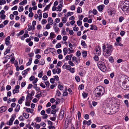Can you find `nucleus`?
I'll return each instance as SVG.
<instances>
[{"instance_id": "1", "label": "nucleus", "mask_w": 129, "mask_h": 129, "mask_svg": "<svg viewBox=\"0 0 129 129\" xmlns=\"http://www.w3.org/2000/svg\"><path fill=\"white\" fill-rule=\"evenodd\" d=\"M107 46L106 47L105 45H103V54L106 58H108L111 55L112 51V46L111 45L107 44Z\"/></svg>"}, {"instance_id": "2", "label": "nucleus", "mask_w": 129, "mask_h": 129, "mask_svg": "<svg viewBox=\"0 0 129 129\" xmlns=\"http://www.w3.org/2000/svg\"><path fill=\"white\" fill-rule=\"evenodd\" d=\"M105 91V88L102 86H98L95 89L96 96L100 97L104 93Z\"/></svg>"}, {"instance_id": "3", "label": "nucleus", "mask_w": 129, "mask_h": 129, "mask_svg": "<svg viewBox=\"0 0 129 129\" xmlns=\"http://www.w3.org/2000/svg\"><path fill=\"white\" fill-rule=\"evenodd\" d=\"M99 68L102 71L104 72L106 71L107 68L104 63L101 61H99L97 63Z\"/></svg>"}, {"instance_id": "4", "label": "nucleus", "mask_w": 129, "mask_h": 129, "mask_svg": "<svg viewBox=\"0 0 129 129\" xmlns=\"http://www.w3.org/2000/svg\"><path fill=\"white\" fill-rule=\"evenodd\" d=\"M16 117V116L15 115H12L9 121L7 122V124L11 126L12 125L13 123V121L15 119Z\"/></svg>"}, {"instance_id": "5", "label": "nucleus", "mask_w": 129, "mask_h": 129, "mask_svg": "<svg viewBox=\"0 0 129 129\" xmlns=\"http://www.w3.org/2000/svg\"><path fill=\"white\" fill-rule=\"evenodd\" d=\"M124 86L125 88L126 87L125 89L128 90L129 89V80L127 79H125L123 81Z\"/></svg>"}, {"instance_id": "6", "label": "nucleus", "mask_w": 129, "mask_h": 129, "mask_svg": "<svg viewBox=\"0 0 129 129\" xmlns=\"http://www.w3.org/2000/svg\"><path fill=\"white\" fill-rule=\"evenodd\" d=\"M119 7L123 11H127L129 9L128 7L125 6V5H122L121 4L119 5Z\"/></svg>"}, {"instance_id": "7", "label": "nucleus", "mask_w": 129, "mask_h": 129, "mask_svg": "<svg viewBox=\"0 0 129 129\" xmlns=\"http://www.w3.org/2000/svg\"><path fill=\"white\" fill-rule=\"evenodd\" d=\"M64 111L61 110L60 113L59 118L60 120H61L63 118L64 114Z\"/></svg>"}, {"instance_id": "8", "label": "nucleus", "mask_w": 129, "mask_h": 129, "mask_svg": "<svg viewBox=\"0 0 129 129\" xmlns=\"http://www.w3.org/2000/svg\"><path fill=\"white\" fill-rule=\"evenodd\" d=\"M10 38L9 36H8L5 39V43L7 46L9 45L10 44V42L9 41Z\"/></svg>"}, {"instance_id": "9", "label": "nucleus", "mask_w": 129, "mask_h": 129, "mask_svg": "<svg viewBox=\"0 0 129 129\" xmlns=\"http://www.w3.org/2000/svg\"><path fill=\"white\" fill-rule=\"evenodd\" d=\"M72 60L74 62L75 61L76 63H78L80 62V59L79 58H77L75 56L72 57Z\"/></svg>"}, {"instance_id": "10", "label": "nucleus", "mask_w": 129, "mask_h": 129, "mask_svg": "<svg viewBox=\"0 0 129 129\" xmlns=\"http://www.w3.org/2000/svg\"><path fill=\"white\" fill-rule=\"evenodd\" d=\"M91 120H89L88 121L86 120H84L83 121V125H85L87 124L88 126H89L91 124Z\"/></svg>"}, {"instance_id": "11", "label": "nucleus", "mask_w": 129, "mask_h": 129, "mask_svg": "<svg viewBox=\"0 0 129 129\" xmlns=\"http://www.w3.org/2000/svg\"><path fill=\"white\" fill-rule=\"evenodd\" d=\"M122 5H125L128 7L129 8V1L127 0H125L122 1V3L120 4Z\"/></svg>"}, {"instance_id": "12", "label": "nucleus", "mask_w": 129, "mask_h": 129, "mask_svg": "<svg viewBox=\"0 0 129 129\" xmlns=\"http://www.w3.org/2000/svg\"><path fill=\"white\" fill-rule=\"evenodd\" d=\"M62 68L63 69H66L67 70H69V69L71 68V67L68 65H66V63H65L62 66Z\"/></svg>"}, {"instance_id": "13", "label": "nucleus", "mask_w": 129, "mask_h": 129, "mask_svg": "<svg viewBox=\"0 0 129 129\" xmlns=\"http://www.w3.org/2000/svg\"><path fill=\"white\" fill-rule=\"evenodd\" d=\"M105 7V5H101L98 6V11L100 12L102 11Z\"/></svg>"}, {"instance_id": "14", "label": "nucleus", "mask_w": 129, "mask_h": 129, "mask_svg": "<svg viewBox=\"0 0 129 129\" xmlns=\"http://www.w3.org/2000/svg\"><path fill=\"white\" fill-rule=\"evenodd\" d=\"M7 109V107L4 106H3L0 108V113L5 112Z\"/></svg>"}, {"instance_id": "15", "label": "nucleus", "mask_w": 129, "mask_h": 129, "mask_svg": "<svg viewBox=\"0 0 129 129\" xmlns=\"http://www.w3.org/2000/svg\"><path fill=\"white\" fill-rule=\"evenodd\" d=\"M48 24L50 25H52L53 24V21L51 17H49L48 18Z\"/></svg>"}, {"instance_id": "16", "label": "nucleus", "mask_w": 129, "mask_h": 129, "mask_svg": "<svg viewBox=\"0 0 129 129\" xmlns=\"http://www.w3.org/2000/svg\"><path fill=\"white\" fill-rule=\"evenodd\" d=\"M25 99V98L24 96H22L21 98L19 99L18 101V103L20 104H21L22 103V102L24 101Z\"/></svg>"}, {"instance_id": "17", "label": "nucleus", "mask_w": 129, "mask_h": 129, "mask_svg": "<svg viewBox=\"0 0 129 129\" xmlns=\"http://www.w3.org/2000/svg\"><path fill=\"white\" fill-rule=\"evenodd\" d=\"M73 55V54H71L70 55H67L65 57V59L66 60H70Z\"/></svg>"}, {"instance_id": "18", "label": "nucleus", "mask_w": 129, "mask_h": 129, "mask_svg": "<svg viewBox=\"0 0 129 129\" xmlns=\"http://www.w3.org/2000/svg\"><path fill=\"white\" fill-rule=\"evenodd\" d=\"M24 109H26V111L27 113L30 112L31 113H32L33 111L34 110L33 109H30L29 108H26L25 107L24 108Z\"/></svg>"}, {"instance_id": "19", "label": "nucleus", "mask_w": 129, "mask_h": 129, "mask_svg": "<svg viewBox=\"0 0 129 129\" xmlns=\"http://www.w3.org/2000/svg\"><path fill=\"white\" fill-rule=\"evenodd\" d=\"M111 126L106 125L101 127V129H111Z\"/></svg>"}, {"instance_id": "20", "label": "nucleus", "mask_w": 129, "mask_h": 129, "mask_svg": "<svg viewBox=\"0 0 129 129\" xmlns=\"http://www.w3.org/2000/svg\"><path fill=\"white\" fill-rule=\"evenodd\" d=\"M62 7V5L61 4L59 5L58 6L57 11H58V12H60L61 11Z\"/></svg>"}, {"instance_id": "21", "label": "nucleus", "mask_w": 129, "mask_h": 129, "mask_svg": "<svg viewBox=\"0 0 129 129\" xmlns=\"http://www.w3.org/2000/svg\"><path fill=\"white\" fill-rule=\"evenodd\" d=\"M74 13L72 12H68L67 13L66 15L65 14V16L66 17L68 18V17L70 16L73 14Z\"/></svg>"}, {"instance_id": "22", "label": "nucleus", "mask_w": 129, "mask_h": 129, "mask_svg": "<svg viewBox=\"0 0 129 129\" xmlns=\"http://www.w3.org/2000/svg\"><path fill=\"white\" fill-rule=\"evenodd\" d=\"M81 45L84 48H86L87 47V46L85 42L84 41H81Z\"/></svg>"}, {"instance_id": "23", "label": "nucleus", "mask_w": 129, "mask_h": 129, "mask_svg": "<svg viewBox=\"0 0 129 129\" xmlns=\"http://www.w3.org/2000/svg\"><path fill=\"white\" fill-rule=\"evenodd\" d=\"M27 3V1L26 0H23L19 3V5H23L26 4Z\"/></svg>"}, {"instance_id": "24", "label": "nucleus", "mask_w": 129, "mask_h": 129, "mask_svg": "<svg viewBox=\"0 0 129 129\" xmlns=\"http://www.w3.org/2000/svg\"><path fill=\"white\" fill-rule=\"evenodd\" d=\"M29 69L30 68H27L25 70L23 71L22 73V75H26L27 74V72L28 71Z\"/></svg>"}, {"instance_id": "25", "label": "nucleus", "mask_w": 129, "mask_h": 129, "mask_svg": "<svg viewBox=\"0 0 129 129\" xmlns=\"http://www.w3.org/2000/svg\"><path fill=\"white\" fill-rule=\"evenodd\" d=\"M111 100V99L110 98H107L105 101V103L108 104H108H109V103L110 102Z\"/></svg>"}, {"instance_id": "26", "label": "nucleus", "mask_w": 129, "mask_h": 129, "mask_svg": "<svg viewBox=\"0 0 129 129\" xmlns=\"http://www.w3.org/2000/svg\"><path fill=\"white\" fill-rule=\"evenodd\" d=\"M68 49L67 48H65L63 49L64 55H66L68 53Z\"/></svg>"}, {"instance_id": "27", "label": "nucleus", "mask_w": 129, "mask_h": 129, "mask_svg": "<svg viewBox=\"0 0 129 129\" xmlns=\"http://www.w3.org/2000/svg\"><path fill=\"white\" fill-rule=\"evenodd\" d=\"M114 13V11L113 9L110 10L108 12V14L110 15H112Z\"/></svg>"}, {"instance_id": "28", "label": "nucleus", "mask_w": 129, "mask_h": 129, "mask_svg": "<svg viewBox=\"0 0 129 129\" xmlns=\"http://www.w3.org/2000/svg\"><path fill=\"white\" fill-rule=\"evenodd\" d=\"M23 115L26 119L28 118L29 116V114L24 113H23Z\"/></svg>"}, {"instance_id": "29", "label": "nucleus", "mask_w": 129, "mask_h": 129, "mask_svg": "<svg viewBox=\"0 0 129 129\" xmlns=\"http://www.w3.org/2000/svg\"><path fill=\"white\" fill-rule=\"evenodd\" d=\"M67 18L66 17H63L61 18L62 21L63 23H66L67 21Z\"/></svg>"}, {"instance_id": "30", "label": "nucleus", "mask_w": 129, "mask_h": 129, "mask_svg": "<svg viewBox=\"0 0 129 129\" xmlns=\"http://www.w3.org/2000/svg\"><path fill=\"white\" fill-rule=\"evenodd\" d=\"M50 39H52L54 38L55 37L54 34L53 32H51L50 33Z\"/></svg>"}, {"instance_id": "31", "label": "nucleus", "mask_w": 129, "mask_h": 129, "mask_svg": "<svg viewBox=\"0 0 129 129\" xmlns=\"http://www.w3.org/2000/svg\"><path fill=\"white\" fill-rule=\"evenodd\" d=\"M41 49H35L34 50V52L35 54H37L40 52Z\"/></svg>"}, {"instance_id": "32", "label": "nucleus", "mask_w": 129, "mask_h": 129, "mask_svg": "<svg viewBox=\"0 0 129 129\" xmlns=\"http://www.w3.org/2000/svg\"><path fill=\"white\" fill-rule=\"evenodd\" d=\"M77 12L78 13H81L82 12V9L80 7H78L77 8Z\"/></svg>"}, {"instance_id": "33", "label": "nucleus", "mask_w": 129, "mask_h": 129, "mask_svg": "<svg viewBox=\"0 0 129 129\" xmlns=\"http://www.w3.org/2000/svg\"><path fill=\"white\" fill-rule=\"evenodd\" d=\"M68 50L69 51L68 54H70L71 53H73L74 52V51L72 49V48H70L68 49Z\"/></svg>"}, {"instance_id": "34", "label": "nucleus", "mask_w": 129, "mask_h": 129, "mask_svg": "<svg viewBox=\"0 0 129 129\" xmlns=\"http://www.w3.org/2000/svg\"><path fill=\"white\" fill-rule=\"evenodd\" d=\"M20 110V105H18L16 107L15 111L16 112H18Z\"/></svg>"}, {"instance_id": "35", "label": "nucleus", "mask_w": 129, "mask_h": 129, "mask_svg": "<svg viewBox=\"0 0 129 129\" xmlns=\"http://www.w3.org/2000/svg\"><path fill=\"white\" fill-rule=\"evenodd\" d=\"M32 26L31 24H29L28 25L27 30L28 31H30L31 30H32Z\"/></svg>"}, {"instance_id": "36", "label": "nucleus", "mask_w": 129, "mask_h": 129, "mask_svg": "<svg viewBox=\"0 0 129 129\" xmlns=\"http://www.w3.org/2000/svg\"><path fill=\"white\" fill-rule=\"evenodd\" d=\"M32 60V58H30L29 59L28 62L26 64L27 66H29L31 64Z\"/></svg>"}, {"instance_id": "37", "label": "nucleus", "mask_w": 129, "mask_h": 129, "mask_svg": "<svg viewBox=\"0 0 129 129\" xmlns=\"http://www.w3.org/2000/svg\"><path fill=\"white\" fill-rule=\"evenodd\" d=\"M121 38L120 37H118L116 39V41L117 43H119V42L121 41Z\"/></svg>"}, {"instance_id": "38", "label": "nucleus", "mask_w": 129, "mask_h": 129, "mask_svg": "<svg viewBox=\"0 0 129 129\" xmlns=\"http://www.w3.org/2000/svg\"><path fill=\"white\" fill-rule=\"evenodd\" d=\"M36 120L37 122H40L41 121V118L40 117H37L35 119Z\"/></svg>"}, {"instance_id": "39", "label": "nucleus", "mask_w": 129, "mask_h": 129, "mask_svg": "<svg viewBox=\"0 0 129 129\" xmlns=\"http://www.w3.org/2000/svg\"><path fill=\"white\" fill-rule=\"evenodd\" d=\"M82 54L84 57H85L87 54V51H83L82 53Z\"/></svg>"}, {"instance_id": "40", "label": "nucleus", "mask_w": 129, "mask_h": 129, "mask_svg": "<svg viewBox=\"0 0 129 129\" xmlns=\"http://www.w3.org/2000/svg\"><path fill=\"white\" fill-rule=\"evenodd\" d=\"M80 125V123L79 121H77V122L76 124L75 125V127L76 128H78L79 126Z\"/></svg>"}, {"instance_id": "41", "label": "nucleus", "mask_w": 129, "mask_h": 129, "mask_svg": "<svg viewBox=\"0 0 129 129\" xmlns=\"http://www.w3.org/2000/svg\"><path fill=\"white\" fill-rule=\"evenodd\" d=\"M45 62L43 59H42L40 62H39V65H43L45 64Z\"/></svg>"}, {"instance_id": "42", "label": "nucleus", "mask_w": 129, "mask_h": 129, "mask_svg": "<svg viewBox=\"0 0 129 129\" xmlns=\"http://www.w3.org/2000/svg\"><path fill=\"white\" fill-rule=\"evenodd\" d=\"M99 50L100 51L101 50V49L100 47L98 46L96 47L95 50V51L96 52V51H99Z\"/></svg>"}, {"instance_id": "43", "label": "nucleus", "mask_w": 129, "mask_h": 129, "mask_svg": "<svg viewBox=\"0 0 129 129\" xmlns=\"http://www.w3.org/2000/svg\"><path fill=\"white\" fill-rule=\"evenodd\" d=\"M11 47V46H9L8 47V48L6 50V51L8 53H9L10 50V48Z\"/></svg>"}, {"instance_id": "44", "label": "nucleus", "mask_w": 129, "mask_h": 129, "mask_svg": "<svg viewBox=\"0 0 129 129\" xmlns=\"http://www.w3.org/2000/svg\"><path fill=\"white\" fill-rule=\"evenodd\" d=\"M71 73H74L75 72V69L74 68H71V67L69 69V70Z\"/></svg>"}, {"instance_id": "45", "label": "nucleus", "mask_w": 129, "mask_h": 129, "mask_svg": "<svg viewBox=\"0 0 129 129\" xmlns=\"http://www.w3.org/2000/svg\"><path fill=\"white\" fill-rule=\"evenodd\" d=\"M70 9L72 11L74 10L75 9V7L74 5H73L71 6Z\"/></svg>"}, {"instance_id": "46", "label": "nucleus", "mask_w": 129, "mask_h": 129, "mask_svg": "<svg viewBox=\"0 0 129 129\" xmlns=\"http://www.w3.org/2000/svg\"><path fill=\"white\" fill-rule=\"evenodd\" d=\"M43 75V72L41 71L38 74V77L40 78L42 77Z\"/></svg>"}, {"instance_id": "47", "label": "nucleus", "mask_w": 129, "mask_h": 129, "mask_svg": "<svg viewBox=\"0 0 129 129\" xmlns=\"http://www.w3.org/2000/svg\"><path fill=\"white\" fill-rule=\"evenodd\" d=\"M23 7L22 6H20L19 7L18 11L19 12L23 11Z\"/></svg>"}, {"instance_id": "48", "label": "nucleus", "mask_w": 129, "mask_h": 129, "mask_svg": "<svg viewBox=\"0 0 129 129\" xmlns=\"http://www.w3.org/2000/svg\"><path fill=\"white\" fill-rule=\"evenodd\" d=\"M92 13L94 15H96L98 13V12L95 9H93L92 11Z\"/></svg>"}, {"instance_id": "49", "label": "nucleus", "mask_w": 129, "mask_h": 129, "mask_svg": "<svg viewBox=\"0 0 129 129\" xmlns=\"http://www.w3.org/2000/svg\"><path fill=\"white\" fill-rule=\"evenodd\" d=\"M31 96L30 95H29L28 93L26 97V100H28L29 99L30 100H31Z\"/></svg>"}, {"instance_id": "50", "label": "nucleus", "mask_w": 129, "mask_h": 129, "mask_svg": "<svg viewBox=\"0 0 129 129\" xmlns=\"http://www.w3.org/2000/svg\"><path fill=\"white\" fill-rule=\"evenodd\" d=\"M25 17L23 15H22L21 16V20L22 22H24L25 21Z\"/></svg>"}, {"instance_id": "51", "label": "nucleus", "mask_w": 129, "mask_h": 129, "mask_svg": "<svg viewBox=\"0 0 129 129\" xmlns=\"http://www.w3.org/2000/svg\"><path fill=\"white\" fill-rule=\"evenodd\" d=\"M58 88L60 90H62L63 89V87L62 85L59 84L58 85Z\"/></svg>"}, {"instance_id": "52", "label": "nucleus", "mask_w": 129, "mask_h": 129, "mask_svg": "<svg viewBox=\"0 0 129 129\" xmlns=\"http://www.w3.org/2000/svg\"><path fill=\"white\" fill-rule=\"evenodd\" d=\"M75 79L77 82H79L80 81V79L78 76H76L75 77Z\"/></svg>"}, {"instance_id": "53", "label": "nucleus", "mask_w": 129, "mask_h": 129, "mask_svg": "<svg viewBox=\"0 0 129 129\" xmlns=\"http://www.w3.org/2000/svg\"><path fill=\"white\" fill-rule=\"evenodd\" d=\"M6 17V15L4 14L0 15V18L2 19H5Z\"/></svg>"}, {"instance_id": "54", "label": "nucleus", "mask_w": 129, "mask_h": 129, "mask_svg": "<svg viewBox=\"0 0 129 129\" xmlns=\"http://www.w3.org/2000/svg\"><path fill=\"white\" fill-rule=\"evenodd\" d=\"M47 21L45 19H43L42 20L41 23L42 24L44 25L46 23Z\"/></svg>"}, {"instance_id": "55", "label": "nucleus", "mask_w": 129, "mask_h": 129, "mask_svg": "<svg viewBox=\"0 0 129 129\" xmlns=\"http://www.w3.org/2000/svg\"><path fill=\"white\" fill-rule=\"evenodd\" d=\"M40 85L41 87L44 88H45V84L42 82L40 84Z\"/></svg>"}, {"instance_id": "56", "label": "nucleus", "mask_w": 129, "mask_h": 129, "mask_svg": "<svg viewBox=\"0 0 129 129\" xmlns=\"http://www.w3.org/2000/svg\"><path fill=\"white\" fill-rule=\"evenodd\" d=\"M19 91V89H14L13 90V94H15L16 93L18 92Z\"/></svg>"}, {"instance_id": "57", "label": "nucleus", "mask_w": 129, "mask_h": 129, "mask_svg": "<svg viewBox=\"0 0 129 129\" xmlns=\"http://www.w3.org/2000/svg\"><path fill=\"white\" fill-rule=\"evenodd\" d=\"M48 17V14L46 13H44L43 15V17L44 18H47Z\"/></svg>"}, {"instance_id": "58", "label": "nucleus", "mask_w": 129, "mask_h": 129, "mask_svg": "<svg viewBox=\"0 0 129 129\" xmlns=\"http://www.w3.org/2000/svg\"><path fill=\"white\" fill-rule=\"evenodd\" d=\"M44 82L45 83L46 87H48L49 86V81H47L46 82Z\"/></svg>"}, {"instance_id": "59", "label": "nucleus", "mask_w": 129, "mask_h": 129, "mask_svg": "<svg viewBox=\"0 0 129 129\" xmlns=\"http://www.w3.org/2000/svg\"><path fill=\"white\" fill-rule=\"evenodd\" d=\"M115 45L116 46H119L121 47H123V45L120 43H116Z\"/></svg>"}, {"instance_id": "60", "label": "nucleus", "mask_w": 129, "mask_h": 129, "mask_svg": "<svg viewBox=\"0 0 129 129\" xmlns=\"http://www.w3.org/2000/svg\"><path fill=\"white\" fill-rule=\"evenodd\" d=\"M50 7L48 5H47L44 9V11H45L48 10L49 9Z\"/></svg>"}, {"instance_id": "61", "label": "nucleus", "mask_w": 129, "mask_h": 129, "mask_svg": "<svg viewBox=\"0 0 129 129\" xmlns=\"http://www.w3.org/2000/svg\"><path fill=\"white\" fill-rule=\"evenodd\" d=\"M54 80H55L56 81H58L59 80V78L57 76H55L54 77Z\"/></svg>"}, {"instance_id": "62", "label": "nucleus", "mask_w": 129, "mask_h": 129, "mask_svg": "<svg viewBox=\"0 0 129 129\" xmlns=\"http://www.w3.org/2000/svg\"><path fill=\"white\" fill-rule=\"evenodd\" d=\"M50 25L49 24H46V28L47 29H49L51 28Z\"/></svg>"}, {"instance_id": "63", "label": "nucleus", "mask_w": 129, "mask_h": 129, "mask_svg": "<svg viewBox=\"0 0 129 129\" xmlns=\"http://www.w3.org/2000/svg\"><path fill=\"white\" fill-rule=\"evenodd\" d=\"M77 23L78 25L80 26L82 24V22L81 20H79L77 21Z\"/></svg>"}, {"instance_id": "64", "label": "nucleus", "mask_w": 129, "mask_h": 129, "mask_svg": "<svg viewBox=\"0 0 129 129\" xmlns=\"http://www.w3.org/2000/svg\"><path fill=\"white\" fill-rule=\"evenodd\" d=\"M68 63L71 66H74V64L70 60L68 62Z\"/></svg>"}]
</instances>
